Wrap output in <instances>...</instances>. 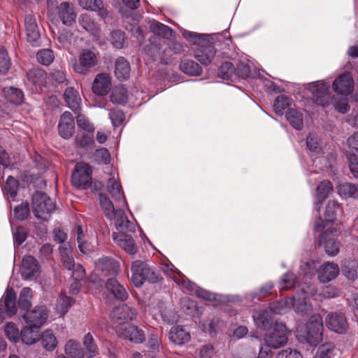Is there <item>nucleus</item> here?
Wrapping results in <instances>:
<instances>
[{"label":"nucleus","mask_w":358,"mask_h":358,"mask_svg":"<svg viewBox=\"0 0 358 358\" xmlns=\"http://www.w3.org/2000/svg\"><path fill=\"white\" fill-rule=\"evenodd\" d=\"M131 271L132 273L131 281L136 287H141L145 281L155 283L161 279L159 273L144 261H134L131 266Z\"/></svg>","instance_id":"obj_1"},{"label":"nucleus","mask_w":358,"mask_h":358,"mask_svg":"<svg viewBox=\"0 0 358 358\" xmlns=\"http://www.w3.org/2000/svg\"><path fill=\"white\" fill-rule=\"evenodd\" d=\"M323 322L319 314L313 315L305 326L299 327L297 332L303 341L311 345H317L321 340Z\"/></svg>","instance_id":"obj_2"},{"label":"nucleus","mask_w":358,"mask_h":358,"mask_svg":"<svg viewBox=\"0 0 358 358\" xmlns=\"http://www.w3.org/2000/svg\"><path fill=\"white\" fill-rule=\"evenodd\" d=\"M31 208L38 219L48 221L55 210L56 205L47 194L37 192L32 196Z\"/></svg>","instance_id":"obj_3"},{"label":"nucleus","mask_w":358,"mask_h":358,"mask_svg":"<svg viewBox=\"0 0 358 358\" xmlns=\"http://www.w3.org/2000/svg\"><path fill=\"white\" fill-rule=\"evenodd\" d=\"M342 212V208L337 201H329L325 211L326 220L324 221L321 217L317 218L315 222V231H320L326 228L327 230H329L331 223L341 215Z\"/></svg>","instance_id":"obj_4"},{"label":"nucleus","mask_w":358,"mask_h":358,"mask_svg":"<svg viewBox=\"0 0 358 358\" xmlns=\"http://www.w3.org/2000/svg\"><path fill=\"white\" fill-rule=\"evenodd\" d=\"M91 166L84 162L76 164L71 176L72 185L78 189H87L92 185Z\"/></svg>","instance_id":"obj_5"},{"label":"nucleus","mask_w":358,"mask_h":358,"mask_svg":"<svg viewBox=\"0 0 358 358\" xmlns=\"http://www.w3.org/2000/svg\"><path fill=\"white\" fill-rule=\"evenodd\" d=\"M306 90L310 94V98L317 105L325 106L329 105L331 97L329 87L322 81L310 83Z\"/></svg>","instance_id":"obj_6"},{"label":"nucleus","mask_w":358,"mask_h":358,"mask_svg":"<svg viewBox=\"0 0 358 358\" xmlns=\"http://www.w3.org/2000/svg\"><path fill=\"white\" fill-rule=\"evenodd\" d=\"M287 329L285 323L276 321L273 330L265 336L264 341L268 347L278 348L287 342Z\"/></svg>","instance_id":"obj_7"},{"label":"nucleus","mask_w":358,"mask_h":358,"mask_svg":"<svg viewBox=\"0 0 358 358\" xmlns=\"http://www.w3.org/2000/svg\"><path fill=\"white\" fill-rule=\"evenodd\" d=\"M48 310L45 306H37L23 315V318L29 325L41 328L47 321Z\"/></svg>","instance_id":"obj_8"},{"label":"nucleus","mask_w":358,"mask_h":358,"mask_svg":"<svg viewBox=\"0 0 358 358\" xmlns=\"http://www.w3.org/2000/svg\"><path fill=\"white\" fill-rule=\"evenodd\" d=\"M325 324L329 329L337 334H344L348 329V322L345 314L331 312L327 315Z\"/></svg>","instance_id":"obj_9"},{"label":"nucleus","mask_w":358,"mask_h":358,"mask_svg":"<svg viewBox=\"0 0 358 358\" xmlns=\"http://www.w3.org/2000/svg\"><path fill=\"white\" fill-rule=\"evenodd\" d=\"M212 37L206 36V43H201L195 51V57L203 65H208L215 55V49L212 43Z\"/></svg>","instance_id":"obj_10"},{"label":"nucleus","mask_w":358,"mask_h":358,"mask_svg":"<svg viewBox=\"0 0 358 358\" xmlns=\"http://www.w3.org/2000/svg\"><path fill=\"white\" fill-rule=\"evenodd\" d=\"M136 310L127 304H122L113 308L110 313L112 319L118 324L133 321L136 318Z\"/></svg>","instance_id":"obj_11"},{"label":"nucleus","mask_w":358,"mask_h":358,"mask_svg":"<svg viewBox=\"0 0 358 358\" xmlns=\"http://www.w3.org/2000/svg\"><path fill=\"white\" fill-rule=\"evenodd\" d=\"M96 64V54L91 50H85L79 57V63L73 65V69L78 73L86 75Z\"/></svg>","instance_id":"obj_12"},{"label":"nucleus","mask_w":358,"mask_h":358,"mask_svg":"<svg viewBox=\"0 0 358 358\" xmlns=\"http://www.w3.org/2000/svg\"><path fill=\"white\" fill-rule=\"evenodd\" d=\"M320 234L317 238V243L320 246H322L325 252L329 256H335L339 252L340 243L332 238H328V233L333 232L331 229L327 230V228L322 231H319Z\"/></svg>","instance_id":"obj_13"},{"label":"nucleus","mask_w":358,"mask_h":358,"mask_svg":"<svg viewBox=\"0 0 358 358\" xmlns=\"http://www.w3.org/2000/svg\"><path fill=\"white\" fill-rule=\"evenodd\" d=\"M354 81L349 72L339 76L333 83L335 92L343 95H349L353 91Z\"/></svg>","instance_id":"obj_14"},{"label":"nucleus","mask_w":358,"mask_h":358,"mask_svg":"<svg viewBox=\"0 0 358 358\" xmlns=\"http://www.w3.org/2000/svg\"><path fill=\"white\" fill-rule=\"evenodd\" d=\"M57 10L58 17L62 22L63 24L71 27L75 23L76 13L72 3L67 1H63L57 7Z\"/></svg>","instance_id":"obj_15"},{"label":"nucleus","mask_w":358,"mask_h":358,"mask_svg":"<svg viewBox=\"0 0 358 358\" xmlns=\"http://www.w3.org/2000/svg\"><path fill=\"white\" fill-rule=\"evenodd\" d=\"M58 130L59 135L63 138L68 139L73 136L75 131V124L70 112L66 111L61 115Z\"/></svg>","instance_id":"obj_16"},{"label":"nucleus","mask_w":358,"mask_h":358,"mask_svg":"<svg viewBox=\"0 0 358 358\" xmlns=\"http://www.w3.org/2000/svg\"><path fill=\"white\" fill-rule=\"evenodd\" d=\"M111 88V78L105 73L98 74L92 83V91L99 96L107 94Z\"/></svg>","instance_id":"obj_17"},{"label":"nucleus","mask_w":358,"mask_h":358,"mask_svg":"<svg viewBox=\"0 0 358 358\" xmlns=\"http://www.w3.org/2000/svg\"><path fill=\"white\" fill-rule=\"evenodd\" d=\"M113 239L120 248L129 255H134L137 252V247L130 235L124 232H113Z\"/></svg>","instance_id":"obj_18"},{"label":"nucleus","mask_w":358,"mask_h":358,"mask_svg":"<svg viewBox=\"0 0 358 358\" xmlns=\"http://www.w3.org/2000/svg\"><path fill=\"white\" fill-rule=\"evenodd\" d=\"M27 41L32 45H37L40 39V31L35 17L27 15L24 19Z\"/></svg>","instance_id":"obj_19"},{"label":"nucleus","mask_w":358,"mask_h":358,"mask_svg":"<svg viewBox=\"0 0 358 358\" xmlns=\"http://www.w3.org/2000/svg\"><path fill=\"white\" fill-rule=\"evenodd\" d=\"M39 265L37 260L31 255L25 256L22 259L21 273L24 279L36 277L39 273Z\"/></svg>","instance_id":"obj_20"},{"label":"nucleus","mask_w":358,"mask_h":358,"mask_svg":"<svg viewBox=\"0 0 358 358\" xmlns=\"http://www.w3.org/2000/svg\"><path fill=\"white\" fill-rule=\"evenodd\" d=\"M339 271V267L336 264L326 262L317 270L318 279L323 283L329 282L337 277Z\"/></svg>","instance_id":"obj_21"},{"label":"nucleus","mask_w":358,"mask_h":358,"mask_svg":"<svg viewBox=\"0 0 358 358\" xmlns=\"http://www.w3.org/2000/svg\"><path fill=\"white\" fill-rule=\"evenodd\" d=\"M118 331L121 336L134 343H142L145 338L143 331L134 325H129L124 329L120 328Z\"/></svg>","instance_id":"obj_22"},{"label":"nucleus","mask_w":358,"mask_h":358,"mask_svg":"<svg viewBox=\"0 0 358 358\" xmlns=\"http://www.w3.org/2000/svg\"><path fill=\"white\" fill-rule=\"evenodd\" d=\"M96 266L103 275H115L119 271L118 263L109 257L99 259L96 263Z\"/></svg>","instance_id":"obj_23"},{"label":"nucleus","mask_w":358,"mask_h":358,"mask_svg":"<svg viewBox=\"0 0 358 358\" xmlns=\"http://www.w3.org/2000/svg\"><path fill=\"white\" fill-rule=\"evenodd\" d=\"M112 220H114L115 227L120 231H134L135 227L127 218L124 211L117 209Z\"/></svg>","instance_id":"obj_24"},{"label":"nucleus","mask_w":358,"mask_h":358,"mask_svg":"<svg viewBox=\"0 0 358 358\" xmlns=\"http://www.w3.org/2000/svg\"><path fill=\"white\" fill-rule=\"evenodd\" d=\"M106 287L117 300L124 301L128 297L126 289L115 278L108 279Z\"/></svg>","instance_id":"obj_25"},{"label":"nucleus","mask_w":358,"mask_h":358,"mask_svg":"<svg viewBox=\"0 0 358 358\" xmlns=\"http://www.w3.org/2000/svg\"><path fill=\"white\" fill-rule=\"evenodd\" d=\"M169 340L176 345H183L190 341V334L181 326L171 327L169 334Z\"/></svg>","instance_id":"obj_26"},{"label":"nucleus","mask_w":358,"mask_h":358,"mask_svg":"<svg viewBox=\"0 0 358 358\" xmlns=\"http://www.w3.org/2000/svg\"><path fill=\"white\" fill-rule=\"evenodd\" d=\"M65 355L57 358H84V352L80 343L73 339L69 340L64 347Z\"/></svg>","instance_id":"obj_27"},{"label":"nucleus","mask_w":358,"mask_h":358,"mask_svg":"<svg viewBox=\"0 0 358 358\" xmlns=\"http://www.w3.org/2000/svg\"><path fill=\"white\" fill-rule=\"evenodd\" d=\"M41 328H35L32 325L24 327L20 333L22 341L27 345L35 343L40 338L39 329Z\"/></svg>","instance_id":"obj_28"},{"label":"nucleus","mask_w":358,"mask_h":358,"mask_svg":"<svg viewBox=\"0 0 358 358\" xmlns=\"http://www.w3.org/2000/svg\"><path fill=\"white\" fill-rule=\"evenodd\" d=\"M59 250L63 266L68 270L74 268L75 262L72 255V248L70 244L65 243L61 245Z\"/></svg>","instance_id":"obj_29"},{"label":"nucleus","mask_w":358,"mask_h":358,"mask_svg":"<svg viewBox=\"0 0 358 358\" xmlns=\"http://www.w3.org/2000/svg\"><path fill=\"white\" fill-rule=\"evenodd\" d=\"M64 96L65 101L72 110L77 111L79 109L81 99L77 90L72 87H67Z\"/></svg>","instance_id":"obj_30"},{"label":"nucleus","mask_w":358,"mask_h":358,"mask_svg":"<svg viewBox=\"0 0 358 358\" xmlns=\"http://www.w3.org/2000/svg\"><path fill=\"white\" fill-rule=\"evenodd\" d=\"M79 24L92 35H99L100 28L94 20L87 14H82L78 18Z\"/></svg>","instance_id":"obj_31"},{"label":"nucleus","mask_w":358,"mask_h":358,"mask_svg":"<svg viewBox=\"0 0 358 358\" xmlns=\"http://www.w3.org/2000/svg\"><path fill=\"white\" fill-rule=\"evenodd\" d=\"M150 29L155 35L166 39H170L173 34L172 29L156 20L150 22Z\"/></svg>","instance_id":"obj_32"},{"label":"nucleus","mask_w":358,"mask_h":358,"mask_svg":"<svg viewBox=\"0 0 358 358\" xmlns=\"http://www.w3.org/2000/svg\"><path fill=\"white\" fill-rule=\"evenodd\" d=\"M289 300L292 301L291 306H293L294 311L301 315L309 313L312 310V306L307 302L305 296H298L297 298L294 296Z\"/></svg>","instance_id":"obj_33"},{"label":"nucleus","mask_w":358,"mask_h":358,"mask_svg":"<svg viewBox=\"0 0 358 358\" xmlns=\"http://www.w3.org/2000/svg\"><path fill=\"white\" fill-rule=\"evenodd\" d=\"M3 303L7 315L8 316L14 315L17 312L16 294L12 288L8 289L6 291L3 296Z\"/></svg>","instance_id":"obj_34"},{"label":"nucleus","mask_w":358,"mask_h":358,"mask_svg":"<svg viewBox=\"0 0 358 358\" xmlns=\"http://www.w3.org/2000/svg\"><path fill=\"white\" fill-rule=\"evenodd\" d=\"M115 73L120 80H125L129 76L130 65L124 57H118L115 61Z\"/></svg>","instance_id":"obj_35"},{"label":"nucleus","mask_w":358,"mask_h":358,"mask_svg":"<svg viewBox=\"0 0 358 358\" xmlns=\"http://www.w3.org/2000/svg\"><path fill=\"white\" fill-rule=\"evenodd\" d=\"M180 69L185 74L197 76L201 74L202 69L199 64L193 60L185 59L180 64Z\"/></svg>","instance_id":"obj_36"},{"label":"nucleus","mask_w":358,"mask_h":358,"mask_svg":"<svg viewBox=\"0 0 358 358\" xmlns=\"http://www.w3.org/2000/svg\"><path fill=\"white\" fill-rule=\"evenodd\" d=\"M3 94L6 100L12 103L18 105L23 101L24 94L21 90L16 87H5L3 89Z\"/></svg>","instance_id":"obj_37"},{"label":"nucleus","mask_w":358,"mask_h":358,"mask_svg":"<svg viewBox=\"0 0 358 358\" xmlns=\"http://www.w3.org/2000/svg\"><path fill=\"white\" fill-rule=\"evenodd\" d=\"M333 191V186L329 180H323L317 187L316 201L322 203Z\"/></svg>","instance_id":"obj_38"},{"label":"nucleus","mask_w":358,"mask_h":358,"mask_svg":"<svg viewBox=\"0 0 358 358\" xmlns=\"http://www.w3.org/2000/svg\"><path fill=\"white\" fill-rule=\"evenodd\" d=\"M338 190L342 196L353 199L358 198V185L344 182L338 186Z\"/></svg>","instance_id":"obj_39"},{"label":"nucleus","mask_w":358,"mask_h":358,"mask_svg":"<svg viewBox=\"0 0 358 358\" xmlns=\"http://www.w3.org/2000/svg\"><path fill=\"white\" fill-rule=\"evenodd\" d=\"M41 344L43 347L49 351L53 350L57 345V341L51 330L45 331L41 335Z\"/></svg>","instance_id":"obj_40"},{"label":"nucleus","mask_w":358,"mask_h":358,"mask_svg":"<svg viewBox=\"0 0 358 358\" xmlns=\"http://www.w3.org/2000/svg\"><path fill=\"white\" fill-rule=\"evenodd\" d=\"M286 117L290 124L297 130H300L303 127L302 114L292 108H290L286 113Z\"/></svg>","instance_id":"obj_41"},{"label":"nucleus","mask_w":358,"mask_h":358,"mask_svg":"<svg viewBox=\"0 0 358 358\" xmlns=\"http://www.w3.org/2000/svg\"><path fill=\"white\" fill-rule=\"evenodd\" d=\"M292 104V99L285 95H279L273 103V110L275 113L279 115L283 114L285 109L289 108Z\"/></svg>","instance_id":"obj_42"},{"label":"nucleus","mask_w":358,"mask_h":358,"mask_svg":"<svg viewBox=\"0 0 358 358\" xmlns=\"http://www.w3.org/2000/svg\"><path fill=\"white\" fill-rule=\"evenodd\" d=\"M32 291L29 287H24L19 296L18 306L22 310H28L31 306Z\"/></svg>","instance_id":"obj_43"},{"label":"nucleus","mask_w":358,"mask_h":358,"mask_svg":"<svg viewBox=\"0 0 358 358\" xmlns=\"http://www.w3.org/2000/svg\"><path fill=\"white\" fill-rule=\"evenodd\" d=\"M99 203L101 207L104 211L105 215L109 220H112L116 211L114 206L110 199L103 194H99Z\"/></svg>","instance_id":"obj_44"},{"label":"nucleus","mask_w":358,"mask_h":358,"mask_svg":"<svg viewBox=\"0 0 358 358\" xmlns=\"http://www.w3.org/2000/svg\"><path fill=\"white\" fill-rule=\"evenodd\" d=\"M27 78L34 85H41L45 83L46 73L42 69H33L27 73Z\"/></svg>","instance_id":"obj_45"},{"label":"nucleus","mask_w":358,"mask_h":358,"mask_svg":"<svg viewBox=\"0 0 358 358\" xmlns=\"http://www.w3.org/2000/svg\"><path fill=\"white\" fill-rule=\"evenodd\" d=\"M253 317L257 326L259 328L266 329L271 326V320L267 311L256 313Z\"/></svg>","instance_id":"obj_46"},{"label":"nucleus","mask_w":358,"mask_h":358,"mask_svg":"<svg viewBox=\"0 0 358 358\" xmlns=\"http://www.w3.org/2000/svg\"><path fill=\"white\" fill-rule=\"evenodd\" d=\"M336 346L332 343H327L322 345L313 358H331L334 355Z\"/></svg>","instance_id":"obj_47"},{"label":"nucleus","mask_w":358,"mask_h":358,"mask_svg":"<svg viewBox=\"0 0 358 358\" xmlns=\"http://www.w3.org/2000/svg\"><path fill=\"white\" fill-rule=\"evenodd\" d=\"M234 66L229 62H223L217 70L218 77L224 80L232 79L234 77Z\"/></svg>","instance_id":"obj_48"},{"label":"nucleus","mask_w":358,"mask_h":358,"mask_svg":"<svg viewBox=\"0 0 358 358\" xmlns=\"http://www.w3.org/2000/svg\"><path fill=\"white\" fill-rule=\"evenodd\" d=\"M107 188L108 192L116 199H120L123 196L121 185L114 178L108 179Z\"/></svg>","instance_id":"obj_49"},{"label":"nucleus","mask_w":358,"mask_h":358,"mask_svg":"<svg viewBox=\"0 0 358 358\" xmlns=\"http://www.w3.org/2000/svg\"><path fill=\"white\" fill-rule=\"evenodd\" d=\"M127 99V90L122 87L115 88L110 95V101L113 103L123 104L126 103Z\"/></svg>","instance_id":"obj_50"},{"label":"nucleus","mask_w":358,"mask_h":358,"mask_svg":"<svg viewBox=\"0 0 358 358\" xmlns=\"http://www.w3.org/2000/svg\"><path fill=\"white\" fill-rule=\"evenodd\" d=\"M36 58L40 64L48 66L54 61L55 55L50 49H43L37 52Z\"/></svg>","instance_id":"obj_51"},{"label":"nucleus","mask_w":358,"mask_h":358,"mask_svg":"<svg viewBox=\"0 0 358 358\" xmlns=\"http://www.w3.org/2000/svg\"><path fill=\"white\" fill-rule=\"evenodd\" d=\"M30 210L28 203H22L15 207L13 210L14 217L18 220H24L28 218Z\"/></svg>","instance_id":"obj_52"},{"label":"nucleus","mask_w":358,"mask_h":358,"mask_svg":"<svg viewBox=\"0 0 358 358\" xmlns=\"http://www.w3.org/2000/svg\"><path fill=\"white\" fill-rule=\"evenodd\" d=\"M110 42L115 48H122L125 43L124 33L120 29L113 31L110 33Z\"/></svg>","instance_id":"obj_53"},{"label":"nucleus","mask_w":358,"mask_h":358,"mask_svg":"<svg viewBox=\"0 0 358 358\" xmlns=\"http://www.w3.org/2000/svg\"><path fill=\"white\" fill-rule=\"evenodd\" d=\"M292 301L289 299H287L285 301H280L275 303H273L271 305L270 308L271 311L275 314H284L288 311V310L291 307Z\"/></svg>","instance_id":"obj_54"},{"label":"nucleus","mask_w":358,"mask_h":358,"mask_svg":"<svg viewBox=\"0 0 358 358\" xmlns=\"http://www.w3.org/2000/svg\"><path fill=\"white\" fill-rule=\"evenodd\" d=\"M50 78L58 84L68 85L69 83L66 71L62 67L60 69H53L50 72Z\"/></svg>","instance_id":"obj_55"},{"label":"nucleus","mask_w":358,"mask_h":358,"mask_svg":"<svg viewBox=\"0 0 358 358\" xmlns=\"http://www.w3.org/2000/svg\"><path fill=\"white\" fill-rule=\"evenodd\" d=\"M10 66V59L3 47H0V74L4 75Z\"/></svg>","instance_id":"obj_56"},{"label":"nucleus","mask_w":358,"mask_h":358,"mask_svg":"<svg viewBox=\"0 0 358 358\" xmlns=\"http://www.w3.org/2000/svg\"><path fill=\"white\" fill-rule=\"evenodd\" d=\"M74 303L73 300L67 296L61 294L57 302V308L62 314H65L68 308Z\"/></svg>","instance_id":"obj_57"},{"label":"nucleus","mask_w":358,"mask_h":358,"mask_svg":"<svg viewBox=\"0 0 358 358\" xmlns=\"http://www.w3.org/2000/svg\"><path fill=\"white\" fill-rule=\"evenodd\" d=\"M86 350L90 354V357L95 356L98 352V348L94 343V338L90 333L87 334L83 341Z\"/></svg>","instance_id":"obj_58"},{"label":"nucleus","mask_w":358,"mask_h":358,"mask_svg":"<svg viewBox=\"0 0 358 358\" xmlns=\"http://www.w3.org/2000/svg\"><path fill=\"white\" fill-rule=\"evenodd\" d=\"M296 282V275L292 273L284 274L280 282V289H287L294 287Z\"/></svg>","instance_id":"obj_59"},{"label":"nucleus","mask_w":358,"mask_h":358,"mask_svg":"<svg viewBox=\"0 0 358 358\" xmlns=\"http://www.w3.org/2000/svg\"><path fill=\"white\" fill-rule=\"evenodd\" d=\"M5 333L8 338L11 341L17 343L20 339V336L19 330L16 325L13 322L6 324L5 327Z\"/></svg>","instance_id":"obj_60"},{"label":"nucleus","mask_w":358,"mask_h":358,"mask_svg":"<svg viewBox=\"0 0 358 358\" xmlns=\"http://www.w3.org/2000/svg\"><path fill=\"white\" fill-rule=\"evenodd\" d=\"M94 159L98 163L108 164L110 162V156L106 148H102L96 150L94 154Z\"/></svg>","instance_id":"obj_61"},{"label":"nucleus","mask_w":358,"mask_h":358,"mask_svg":"<svg viewBox=\"0 0 358 358\" xmlns=\"http://www.w3.org/2000/svg\"><path fill=\"white\" fill-rule=\"evenodd\" d=\"M185 38L199 45L201 43H206V36L207 34H198L189 31H185L182 34Z\"/></svg>","instance_id":"obj_62"},{"label":"nucleus","mask_w":358,"mask_h":358,"mask_svg":"<svg viewBox=\"0 0 358 358\" xmlns=\"http://www.w3.org/2000/svg\"><path fill=\"white\" fill-rule=\"evenodd\" d=\"M234 76L245 78L249 76L250 73V69L247 64L243 62H239L236 68L234 67Z\"/></svg>","instance_id":"obj_63"},{"label":"nucleus","mask_w":358,"mask_h":358,"mask_svg":"<svg viewBox=\"0 0 358 358\" xmlns=\"http://www.w3.org/2000/svg\"><path fill=\"white\" fill-rule=\"evenodd\" d=\"M276 358H303L301 354L296 350L287 348L279 352Z\"/></svg>","instance_id":"obj_64"}]
</instances>
